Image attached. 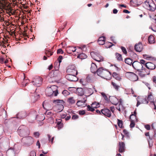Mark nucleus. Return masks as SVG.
Returning a JSON list of instances; mask_svg holds the SVG:
<instances>
[{
	"mask_svg": "<svg viewBox=\"0 0 156 156\" xmlns=\"http://www.w3.org/2000/svg\"><path fill=\"white\" fill-rule=\"evenodd\" d=\"M69 73L73 76V79L69 77V81L74 82L77 81L78 79L76 76L77 74V72L75 65L71 64L69 66Z\"/></svg>",
	"mask_w": 156,
	"mask_h": 156,
	"instance_id": "nucleus-1",
	"label": "nucleus"
},
{
	"mask_svg": "<svg viewBox=\"0 0 156 156\" xmlns=\"http://www.w3.org/2000/svg\"><path fill=\"white\" fill-rule=\"evenodd\" d=\"M144 6L151 11H154L156 9L155 4L152 0H147L144 4Z\"/></svg>",
	"mask_w": 156,
	"mask_h": 156,
	"instance_id": "nucleus-2",
	"label": "nucleus"
},
{
	"mask_svg": "<svg viewBox=\"0 0 156 156\" xmlns=\"http://www.w3.org/2000/svg\"><path fill=\"white\" fill-rule=\"evenodd\" d=\"M17 131L19 135L22 137H26L30 134V131L29 129L24 126H20Z\"/></svg>",
	"mask_w": 156,
	"mask_h": 156,
	"instance_id": "nucleus-3",
	"label": "nucleus"
},
{
	"mask_svg": "<svg viewBox=\"0 0 156 156\" xmlns=\"http://www.w3.org/2000/svg\"><path fill=\"white\" fill-rule=\"evenodd\" d=\"M53 102L56 104L54 108L55 110L58 111V112H60L63 110L64 102L63 100L58 99L56 100H54Z\"/></svg>",
	"mask_w": 156,
	"mask_h": 156,
	"instance_id": "nucleus-4",
	"label": "nucleus"
},
{
	"mask_svg": "<svg viewBox=\"0 0 156 156\" xmlns=\"http://www.w3.org/2000/svg\"><path fill=\"white\" fill-rule=\"evenodd\" d=\"M90 55L94 59L98 62L103 61L104 60L102 56L98 52L93 51L91 52Z\"/></svg>",
	"mask_w": 156,
	"mask_h": 156,
	"instance_id": "nucleus-5",
	"label": "nucleus"
},
{
	"mask_svg": "<svg viewBox=\"0 0 156 156\" xmlns=\"http://www.w3.org/2000/svg\"><path fill=\"white\" fill-rule=\"evenodd\" d=\"M133 67L136 70L138 71H140L141 69H143L144 67L143 65L141 64L137 61H135L132 63Z\"/></svg>",
	"mask_w": 156,
	"mask_h": 156,
	"instance_id": "nucleus-6",
	"label": "nucleus"
},
{
	"mask_svg": "<svg viewBox=\"0 0 156 156\" xmlns=\"http://www.w3.org/2000/svg\"><path fill=\"white\" fill-rule=\"evenodd\" d=\"M138 75L141 77H144L145 76L148 75L150 74V71L147 69L144 68L143 67V69H141L140 71H138Z\"/></svg>",
	"mask_w": 156,
	"mask_h": 156,
	"instance_id": "nucleus-7",
	"label": "nucleus"
},
{
	"mask_svg": "<svg viewBox=\"0 0 156 156\" xmlns=\"http://www.w3.org/2000/svg\"><path fill=\"white\" fill-rule=\"evenodd\" d=\"M127 75L129 79L132 81H136L138 79L137 76L133 73L128 72L127 73Z\"/></svg>",
	"mask_w": 156,
	"mask_h": 156,
	"instance_id": "nucleus-8",
	"label": "nucleus"
},
{
	"mask_svg": "<svg viewBox=\"0 0 156 156\" xmlns=\"http://www.w3.org/2000/svg\"><path fill=\"white\" fill-rule=\"evenodd\" d=\"M43 79L42 78L37 77L34 79L33 80V84L35 86L39 87L42 83Z\"/></svg>",
	"mask_w": 156,
	"mask_h": 156,
	"instance_id": "nucleus-9",
	"label": "nucleus"
},
{
	"mask_svg": "<svg viewBox=\"0 0 156 156\" xmlns=\"http://www.w3.org/2000/svg\"><path fill=\"white\" fill-rule=\"evenodd\" d=\"M24 140L25 141V144L27 146H30L34 142V139L32 137L29 136L27 137H25Z\"/></svg>",
	"mask_w": 156,
	"mask_h": 156,
	"instance_id": "nucleus-10",
	"label": "nucleus"
},
{
	"mask_svg": "<svg viewBox=\"0 0 156 156\" xmlns=\"http://www.w3.org/2000/svg\"><path fill=\"white\" fill-rule=\"evenodd\" d=\"M141 103L144 104H147L148 103V101L147 100L146 98H144L143 97L139 98L137 100L136 106L138 107Z\"/></svg>",
	"mask_w": 156,
	"mask_h": 156,
	"instance_id": "nucleus-11",
	"label": "nucleus"
},
{
	"mask_svg": "<svg viewBox=\"0 0 156 156\" xmlns=\"http://www.w3.org/2000/svg\"><path fill=\"white\" fill-rule=\"evenodd\" d=\"M102 114L105 116L108 117H110L111 116V113L110 111L107 108L102 109L101 110Z\"/></svg>",
	"mask_w": 156,
	"mask_h": 156,
	"instance_id": "nucleus-12",
	"label": "nucleus"
},
{
	"mask_svg": "<svg viewBox=\"0 0 156 156\" xmlns=\"http://www.w3.org/2000/svg\"><path fill=\"white\" fill-rule=\"evenodd\" d=\"M103 74H102L101 77L107 80H109L111 79V75L110 72L106 70L104 71V72L103 73Z\"/></svg>",
	"mask_w": 156,
	"mask_h": 156,
	"instance_id": "nucleus-13",
	"label": "nucleus"
},
{
	"mask_svg": "<svg viewBox=\"0 0 156 156\" xmlns=\"http://www.w3.org/2000/svg\"><path fill=\"white\" fill-rule=\"evenodd\" d=\"M103 74H102L101 77L107 80H109L111 79V75L110 72L106 70L104 71V72L103 73Z\"/></svg>",
	"mask_w": 156,
	"mask_h": 156,
	"instance_id": "nucleus-14",
	"label": "nucleus"
},
{
	"mask_svg": "<svg viewBox=\"0 0 156 156\" xmlns=\"http://www.w3.org/2000/svg\"><path fill=\"white\" fill-rule=\"evenodd\" d=\"M145 66L146 67L147 69L153 70L155 68V66L154 63L151 62H148L145 64Z\"/></svg>",
	"mask_w": 156,
	"mask_h": 156,
	"instance_id": "nucleus-15",
	"label": "nucleus"
},
{
	"mask_svg": "<svg viewBox=\"0 0 156 156\" xmlns=\"http://www.w3.org/2000/svg\"><path fill=\"white\" fill-rule=\"evenodd\" d=\"M125 144L123 142H119V151L120 153L123 152L125 151Z\"/></svg>",
	"mask_w": 156,
	"mask_h": 156,
	"instance_id": "nucleus-16",
	"label": "nucleus"
},
{
	"mask_svg": "<svg viewBox=\"0 0 156 156\" xmlns=\"http://www.w3.org/2000/svg\"><path fill=\"white\" fill-rule=\"evenodd\" d=\"M46 93V94L48 96H50L52 94H53L55 96H56L58 94L57 90L53 91L51 89L47 90Z\"/></svg>",
	"mask_w": 156,
	"mask_h": 156,
	"instance_id": "nucleus-17",
	"label": "nucleus"
},
{
	"mask_svg": "<svg viewBox=\"0 0 156 156\" xmlns=\"http://www.w3.org/2000/svg\"><path fill=\"white\" fill-rule=\"evenodd\" d=\"M27 116L26 112L22 111L19 112L17 115V117L20 119H23L25 118Z\"/></svg>",
	"mask_w": 156,
	"mask_h": 156,
	"instance_id": "nucleus-18",
	"label": "nucleus"
},
{
	"mask_svg": "<svg viewBox=\"0 0 156 156\" xmlns=\"http://www.w3.org/2000/svg\"><path fill=\"white\" fill-rule=\"evenodd\" d=\"M135 50L138 52L141 51L143 49V45L141 43H139L135 45Z\"/></svg>",
	"mask_w": 156,
	"mask_h": 156,
	"instance_id": "nucleus-19",
	"label": "nucleus"
},
{
	"mask_svg": "<svg viewBox=\"0 0 156 156\" xmlns=\"http://www.w3.org/2000/svg\"><path fill=\"white\" fill-rule=\"evenodd\" d=\"M3 2H2L1 1L0 2V11H2L4 12L3 10H5L6 8L7 4H8V2H6L5 0L4 1H2Z\"/></svg>",
	"mask_w": 156,
	"mask_h": 156,
	"instance_id": "nucleus-20",
	"label": "nucleus"
},
{
	"mask_svg": "<svg viewBox=\"0 0 156 156\" xmlns=\"http://www.w3.org/2000/svg\"><path fill=\"white\" fill-rule=\"evenodd\" d=\"M90 70L92 73H94L96 72L97 73V71H98L97 66L94 63L92 62L91 64Z\"/></svg>",
	"mask_w": 156,
	"mask_h": 156,
	"instance_id": "nucleus-21",
	"label": "nucleus"
},
{
	"mask_svg": "<svg viewBox=\"0 0 156 156\" xmlns=\"http://www.w3.org/2000/svg\"><path fill=\"white\" fill-rule=\"evenodd\" d=\"M139 1L140 0H131L130 4L132 6H137L141 4Z\"/></svg>",
	"mask_w": 156,
	"mask_h": 156,
	"instance_id": "nucleus-22",
	"label": "nucleus"
},
{
	"mask_svg": "<svg viewBox=\"0 0 156 156\" xmlns=\"http://www.w3.org/2000/svg\"><path fill=\"white\" fill-rule=\"evenodd\" d=\"M105 37L104 36L100 37L98 41L99 45H103L105 43Z\"/></svg>",
	"mask_w": 156,
	"mask_h": 156,
	"instance_id": "nucleus-23",
	"label": "nucleus"
},
{
	"mask_svg": "<svg viewBox=\"0 0 156 156\" xmlns=\"http://www.w3.org/2000/svg\"><path fill=\"white\" fill-rule=\"evenodd\" d=\"M61 122L62 120L61 119H58V120H56V127L58 128V129H60L63 127V124Z\"/></svg>",
	"mask_w": 156,
	"mask_h": 156,
	"instance_id": "nucleus-24",
	"label": "nucleus"
},
{
	"mask_svg": "<svg viewBox=\"0 0 156 156\" xmlns=\"http://www.w3.org/2000/svg\"><path fill=\"white\" fill-rule=\"evenodd\" d=\"M106 70L104 69V68L102 67H101L98 69V71H97V74L99 76L101 77L102 74H103V73L104 72V71H105Z\"/></svg>",
	"mask_w": 156,
	"mask_h": 156,
	"instance_id": "nucleus-25",
	"label": "nucleus"
},
{
	"mask_svg": "<svg viewBox=\"0 0 156 156\" xmlns=\"http://www.w3.org/2000/svg\"><path fill=\"white\" fill-rule=\"evenodd\" d=\"M36 118L39 121H41L45 119V117L43 114L37 115Z\"/></svg>",
	"mask_w": 156,
	"mask_h": 156,
	"instance_id": "nucleus-26",
	"label": "nucleus"
},
{
	"mask_svg": "<svg viewBox=\"0 0 156 156\" xmlns=\"http://www.w3.org/2000/svg\"><path fill=\"white\" fill-rule=\"evenodd\" d=\"M87 55L83 53L78 54L77 56L78 58H79L81 59L86 58H87Z\"/></svg>",
	"mask_w": 156,
	"mask_h": 156,
	"instance_id": "nucleus-27",
	"label": "nucleus"
},
{
	"mask_svg": "<svg viewBox=\"0 0 156 156\" xmlns=\"http://www.w3.org/2000/svg\"><path fill=\"white\" fill-rule=\"evenodd\" d=\"M112 76L115 79L119 81H120L122 79L119 75L116 73H113L112 74Z\"/></svg>",
	"mask_w": 156,
	"mask_h": 156,
	"instance_id": "nucleus-28",
	"label": "nucleus"
},
{
	"mask_svg": "<svg viewBox=\"0 0 156 156\" xmlns=\"http://www.w3.org/2000/svg\"><path fill=\"white\" fill-rule=\"evenodd\" d=\"M115 55V58L117 60L120 61H122V58L121 54L118 53H116Z\"/></svg>",
	"mask_w": 156,
	"mask_h": 156,
	"instance_id": "nucleus-29",
	"label": "nucleus"
},
{
	"mask_svg": "<svg viewBox=\"0 0 156 156\" xmlns=\"http://www.w3.org/2000/svg\"><path fill=\"white\" fill-rule=\"evenodd\" d=\"M148 42L150 44H153L155 42L154 37L152 35H150L148 38Z\"/></svg>",
	"mask_w": 156,
	"mask_h": 156,
	"instance_id": "nucleus-30",
	"label": "nucleus"
},
{
	"mask_svg": "<svg viewBox=\"0 0 156 156\" xmlns=\"http://www.w3.org/2000/svg\"><path fill=\"white\" fill-rule=\"evenodd\" d=\"M113 99L115 101H117L115 102H112V104L115 105H117L118 104H122V100L121 99H119V101H118L117 99L115 98H114Z\"/></svg>",
	"mask_w": 156,
	"mask_h": 156,
	"instance_id": "nucleus-31",
	"label": "nucleus"
},
{
	"mask_svg": "<svg viewBox=\"0 0 156 156\" xmlns=\"http://www.w3.org/2000/svg\"><path fill=\"white\" fill-rule=\"evenodd\" d=\"M86 100L82 101L80 100L78 101L76 103V105L79 107L83 106L84 105V103L85 102Z\"/></svg>",
	"mask_w": 156,
	"mask_h": 156,
	"instance_id": "nucleus-32",
	"label": "nucleus"
},
{
	"mask_svg": "<svg viewBox=\"0 0 156 156\" xmlns=\"http://www.w3.org/2000/svg\"><path fill=\"white\" fill-rule=\"evenodd\" d=\"M153 97L152 94L150 93L148 95V97L147 98V100L150 101L152 104V102H154L153 101Z\"/></svg>",
	"mask_w": 156,
	"mask_h": 156,
	"instance_id": "nucleus-33",
	"label": "nucleus"
},
{
	"mask_svg": "<svg viewBox=\"0 0 156 156\" xmlns=\"http://www.w3.org/2000/svg\"><path fill=\"white\" fill-rule=\"evenodd\" d=\"M111 84L112 85L113 88L117 90H118L120 87V86L118 85L117 84L114 82H112Z\"/></svg>",
	"mask_w": 156,
	"mask_h": 156,
	"instance_id": "nucleus-34",
	"label": "nucleus"
},
{
	"mask_svg": "<svg viewBox=\"0 0 156 156\" xmlns=\"http://www.w3.org/2000/svg\"><path fill=\"white\" fill-rule=\"evenodd\" d=\"M91 105L94 109V108H97L99 107H100V104L99 103L95 101L92 103Z\"/></svg>",
	"mask_w": 156,
	"mask_h": 156,
	"instance_id": "nucleus-35",
	"label": "nucleus"
},
{
	"mask_svg": "<svg viewBox=\"0 0 156 156\" xmlns=\"http://www.w3.org/2000/svg\"><path fill=\"white\" fill-rule=\"evenodd\" d=\"M125 62L126 63L129 65H132L133 60L130 58H126L125 60Z\"/></svg>",
	"mask_w": 156,
	"mask_h": 156,
	"instance_id": "nucleus-36",
	"label": "nucleus"
},
{
	"mask_svg": "<svg viewBox=\"0 0 156 156\" xmlns=\"http://www.w3.org/2000/svg\"><path fill=\"white\" fill-rule=\"evenodd\" d=\"M131 123L130 125V127L131 128H132L134 127L135 126V123L134 122V121H136L137 119H134L131 118Z\"/></svg>",
	"mask_w": 156,
	"mask_h": 156,
	"instance_id": "nucleus-37",
	"label": "nucleus"
},
{
	"mask_svg": "<svg viewBox=\"0 0 156 156\" xmlns=\"http://www.w3.org/2000/svg\"><path fill=\"white\" fill-rule=\"evenodd\" d=\"M117 124L119 128H122L123 122L120 119H117Z\"/></svg>",
	"mask_w": 156,
	"mask_h": 156,
	"instance_id": "nucleus-38",
	"label": "nucleus"
},
{
	"mask_svg": "<svg viewBox=\"0 0 156 156\" xmlns=\"http://www.w3.org/2000/svg\"><path fill=\"white\" fill-rule=\"evenodd\" d=\"M136 115V110H135V111L134 112V114H133L132 113V114L130 115V119H131V118H133V119H137Z\"/></svg>",
	"mask_w": 156,
	"mask_h": 156,
	"instance_id": "nucleus-39",
	"label": "nucleus"
},
{
	"mask_svg": "<svg viewBox=\"0 0 156 156\" xmlns=\"http://www.w3.org/2000/svg\"><path fill=\"white\" fill-rule=\"evenodd\" d=\"M87 109L88 111L92 112H93L95 110V109L93 107H92L91 105L90 106L89 105L87 106Z\"/></svg>",
	"mask_w": 156,
	"mask_h": 156,
	"instance_id": "nucleus-40",
	"label": "nucleus"
},
{
	"mask_svg": "<svg viewBox=\"0 0 156 156\" xmlns=\"http://www.w3.org/2000/svg\"><path fill=\"white\" fill-rule=\"evenodd\" d=\"M76 100L74 99L73 97L69 98V104H73L75 103Z\"/></svg>",
	"mask_w": 156,
	"mask_h": 156,
	"instance_id": "nucleus-41",
	"label": "nucleus"
},
{
	"mask_svg": "<svg viewBox=\"0 0 156 156\" xmlns=\"http://www.w3.org/2000/svg\"><path fill=\"white\" fill-rule=\"evenodd\" d=\"M101 94L102 96L103 97V98L106 101H108V98L106 94L104 92H101Z\"/></svg>",
	"mask_w": 156,
	"mask_h": 156,
	"instance_id": "nucleus-42",
	"label": "nucleus"
},
{
	"mask_svg": "<svg viewBox=\"0 0 156 156\" xmlns=\"http://www.w3.org/2000/svg\"><path fill=\"white\" fill-rule=\"evenodd\" d=\"M76 50V49L75 47H69V51H70V52H69V54H71L72 52H74Z\"/></svg>",
	"mask_w": 156,
	"mask_h": 156,
	"instance_id": "nucleus-43",
	"label": "nucleus"
},
{
	"mask_svg": "<svg viewBox=\"0 0 156 156\" xmlns=\"http://www.w3.org/2000/svg\"><path fill=\"white\" fill-rule=\"evenodd\" d=\"M53 52H51L48 51H46L45 52L46 55L48 57H49L50 56L52 55H53Z\"/></svg>",
	"mask_w": 156,
	"mask_h": 156,
	"instance_id": "nucleus-44",
	"label": "nucleus"
},
{
	"mask_svg": "<svg viewBox=\"0 0 156 156\" xmlns=\"http://www.w3.org/2000/svg\"><path fill=\"white\" fill-rule=\"evenodd\" d=\"M112 46V43L110 42H106L105 44V47L107 48H110Z\"/></svg>",
	"mask_w": 156,
	"mask_h": 156,
	"instance_id": "nucleus-45",
	"label": "nucleus"
},
{
	"mask_svg": "<svg viewBox=\"0 0 156 156\" xmlns=\"http://www.w3.org/2000/svg\"><path fill=\"white\" fill-rule=\"evenodd\" d=\"M69 91L74 92L76 91V89L74 87H69Z\"/></svg>",
	"mask_w": 156,
	"mask_h": 156,
	"instance_id": "nucleus-46",
	"label": "nucleus"
},
{
	"mask_svg": "<svg viewBox=\"0 0 156 156\" xmlns=\"http://www.w3.org/2000/svg\"><path fill=\"white\" fill-rule=\"evenodd\" d=\"M121 48L122 49V51L124 54H127V51L125 47L122 46Z\"/></svg>",
	"mask_w": 156,
	"mask_h": 156,
	"instance_id": "nucleus-47",
	"label": "nucleus"
},
{
	"mask_svg": "<svg viewBox=\"0 0 156 156\" xmlns=\"http://www.w3.org/2000/svg\"><path fill=\"white\" fill-rule=\"evenodd\" d=\"M62 94L64 96H67L68 95V91L66 90H64L62 91Z\"/></svg>",
	"mask_w": 156,
	"mask_h": 156,
	"instance_id": "nucleus-48",
	"label": "nucleus"
},
{
	"mask_svg": "<svg viewBox=\"0 0 156 156\" xmlns=\"http://www.w3.org/2000/svg\"><path fill=\"white\" fill-rule=\"evenodd\" d=\"M152 80L155 86L156 87V76H153L152 78Z\"/></svg>",
	"mask_w": 156,
	"mask_h": 156,
	"instance_id": "nucleus-49",
	"label": "nucleus"
},
{
	"mask_svg": "<svg viewBox=\"0 0 156 156\" xmlns=\"http://www.w3.org/2000/svg\"><path fill=\"white\" fill-rule=\"evenodd\" d=\"M144 127L147 130H149L151 129V126L150 125L148 124L145 125Z\"/></svg>",
	"mask_w": 156,
	"mask_h": 156,
	"instance_id": "nucleus-50",
	"label": "nucleus"
},
{
	"mask_svg": "<svg viewBox=\"0 0 156 156\" xmlns=\"http://www.w3.org/2000/svg\"><path fill=\"white\" fill-rule=\"evenodd\" d=\"M30 156H36V153L34 151H32L30 153Z\"/></svg>",
	"mask_w": 156,
	"mask_h": 156,
	"instance_id": "nucleus-51",
	"label": "nucleus"
},
{
	"mask_svg": "<svg viewBox=\"0 0 156 156\" xmlns=\"http://www.w3.org/2000/svg\"><path fill=\"white\" fill-rule=\"evenodd\" d=\"M62 56L60 55L59 56L57 60L59 62V65L60 64V63L62 62Z\"/></svg>",
	"mask_w": 156,
	"mask_h": 156,
	"instance_id": "nucleus-52",
	"label": "nucleus"
},
{
	"mask_svg": "<svg viewBox=\"0 0 156 156\" xmlns=\"http://www.w3.org/2000/svg\"><path fill=\"white\" fill-rule=\"evenodd\" d=\"M123 133L125 134L127 136L129 137V133L126 129H124L123 130Z\"/></svg>",
	"mask_w": 156,
	"mask_h": 156,
	"instance_id": "nucleus-53",
	"label": "nucleus"
},
{
	"mask_svg": "<svg viewBox=\"0 0 156 156\" xmlns=\"http://www.w3.org/2000/svg\"><path fill=\"white\" fill-rule=\"evenodd\" d=\"M5 10L8 12L11 13V12L12 11L13 9H12L11 7L10 8H8V9H5Z\"/></svg>",
	"mask_w": 156,
	"mask_h": 156,
	"instance_id": "nucleus-54",
	"label": "nucleus"
},
{
	"mask_svg": "<svg viewBox=\"0 0 156 156\" xmlns=\"http://www.w3.org/2000/svg\"><path fill=\"white\" fill-rule=\"evenodd\" d=\"M63 53V51L61 49H59L57 50V54H62Z\"/></svg>",
	"mask_w": 156,
	"mask_h": 156,
	"instance_id": "nucleus-55",
	"label": "nucleus"
},
{
	"mask_svg": "<svg viewBox=\"0 0 156 156\" xmlns=\"http://www.w3.org/2000/svg\"><path fill=\"white\" fill-rule=\"evenodd\" d=\"M141 64V65H143V66H145V64H146V63H145V61L143 59H141L140 60V62Z\"/></svg>",
	"mask_w": 156,
	"mask_h": 156,
	"instance_id": "nucleus-56",
	"label": "nucleus"
},
{
	"mask_svg": "<svg viewBox=\"0 0 156 156\" xmlns=\"http://www.w3.org/2000/svg\"><path fill=\"white\" fill-rule=\"evenodd\" d=\"M85 112L84 110H80L79 111V113L80 115H84L85 114Z\"/></svg>",
	"mask_w": 156,
	"mask_h": 156,
	"instance_id": "nucleus-57",
	"label": "nucleus"
},
{
	"mask_svg": "<svg viewBox=\"0 0 156 156\" xmlns=\"http://www.w3.org/2000/svg\"><path fill=\"white\" fill-rule=\"evenodd\" d=\"M34 135L35 137H38L39 136L40 134L38 132H36L34 133Z\"/></svg>",
	"mask_w": 156,
	"mask_h": 156,
	"instance_id": "nucleus-58",
	"label": "nucleus"
},
{
	"mask_svg": "<svg viewBox=\"0 0 156 156\" xmlns=\"http://www.w3.org/2000/svg\"><path fill=\"white\" fill-rule=\"evenodd\" d=\"M78 118V116L77 115H74L72 116V119H76Z\"/></svg>",
	"mask_w": 156,
	"mask_h": 156,
	"instance_id": "nucleus-59",
	"label": "nucleus"
},
{
	"mask_svg": "<svg viewBox=\"0 0 156 156\" xmlns=\"http://www.w3.org/2000/svg\"><path fill=\"white\" fill-rule=\"evenodd\" d=\"M111 38L112 40L113 41L114 43L115 44H116L117 43V41L114 37H112Z\"/></svg>",
	"mask_w": 156,
	"mask_h": 156,
	"instance_id": "nucleus-60",
	"label": "nucleus"
},
{
	"mask_svg": "<svg viewBox=\"0 0 156 156\" xmlns=\"http://www.w3.org/2000/svg\"><path fill=\"white\" fill-rule=\"evenodd\" d=\"M118 105H119V107H120V110L121 109L122 110H123V108H124V107H123V105L122 104H118Z\"/></svg>",
	"mask_w": 156,
	"mask_h": 156,
	"instance_id": "nucleus-61",
	"label": "nucleus"
},
{
	"mask_svg": "<svg viewBox=\"0 0 156 156\" xmlns=\"http://www.w3.org/2000/svg\"><path fill=\"white\" fill-rule=\"evenodd\" d=\"M145 135L146 136H149V139L150 140H151L152 139L151 138V137L150 136L149 133V132H147V133H145Z\"/></svg>",
	"mask_w": 156,
	"mask_h": 156,
	"instance_id": "nucleus-62",
	"label": "nucleus"
},
{
	"mask_svg": "<svg viewBox=\"0 0 156 156\" xmlns=\"http://www.w3.org/2000/svg\"><path fill=\"white\" fill-rule=\"evenodd\" d=\"M110 109L112 112H114L115 111V107L114 106H111L110 107Z\"/></svg>",
	"mask_w": 156,
	"mask_h": 156,
	"instance_id": "nucleus-63",
	"label": "nucleus"
},
{
	"mask_svg": "<svg viewBox=\"0 0 156 156\" xmlns=\"http://www.w3.org/2000/svg\"><path fill=\"white\" fill-rule=\"evenodd\" d=\"M129 92H130V94H134V92L132 88H131L130 89H129Z\"/></svg>",
	"mask_w": 156,
	"mask_h": 156,
	"instance_id": "nucleus-64",
	"label": "nucleus"
}]
</instances>
